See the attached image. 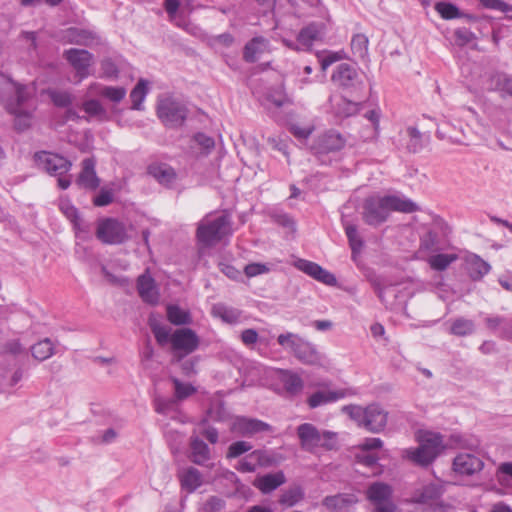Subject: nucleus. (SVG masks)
<instances>
[{
	"label": "nucleus",
	"instance_id": "obj_59",
	"mask_svg": "<svg viewBox=\"0 0 512 512\" xmlns=\"http://www.w3.org/2000/svg\"><path fill=\"white\" fill-rule=\"evenodd\" d=\"M113 193L110 190L102 189L99 194L94 198L93 203L95 206H107L113 201Z\"/></svg>",
	"mask_w": 512,
	"mask_h": 512
},
{
	"label": "nucleus",
	"instance_id": "obj_32",
	"mask_svg": "<svg viewBox=\"0 0 512 512\" xmlns=\"http://www.w3.org/2000/svg\"><path fill=\"white\" fill-rule=\"evenodd\" d=\"M66 38L70 43L89 46L98 41L97 35L86 29L71 27L66 30Z\"/></svg>",
	"mask_w": 512,
	"mask_h": 512
},
{
	"label": "nucleus",
	"instance_id": "obj_41",
	"mask_svg": "<svg viewBox=\"0 0 512 512\" xmlns=\"http://www.w3.org/2000/svg\"><path fill=\"white\" fill-rule=\"evenodd\" d=\"M167 318L174 325H184L191 322L190 314L177 305L167 307Z\"/></svg>",
	"mask_w": 512,
	"mask_h": 512
},
{
	"label": "nucleus",
	"instance_id": "obj_44",
	"mask_svg": "<svg viewBox=\"0 0 512 512\" xmlns=\"http://www.w3.org/2000/svg\"><path fill=\"white\" fill-rule=\"evenodd\" d=\"M195 430L199 437H204L211 444H216L219 440L218 430L215 427L208 425L207 419H203L199 422Z\"/></svg>",
	"mask_w": 512,
	"mask_h": 512
},
{
	"label": "nucleus",
	"instance_id": "obj_30",
	"mask_svg": "<svg viewBox=\"0 0 512 512\" xmlns=\"http://www.w3.org/2000/svg\"><path fill=\"white\" fill-rule=\"evenodd\" d=\"M178 477L181 487L188 493L194 492L203 483L202 474L195 467L182 469L179 471Z\"/></svg>",
	"mask_w": 512,
	"mask_h": 512
},
{
	"label": "nucleus",
	"instance_id": "obj_28",
	"mask_svg": "<svg viewBox=\"0 0 512 512\" xmlns=\"http://www.w3.org/2000/svg\"><path fill=\"white\" fill-rule=\"evenodd\" d=\"M268 46L269 41L266 38L262 36L252 38L244 46L243 59L249 63L256 62L268 50Z\"/></svg>",
	"mask_w": 512,
	"mask_h": 512
},
{
	"label": "nucleus",
	"instance_id": "obj_16",
	"mask_svg": "<svg viewBox=\"0 0 512 512\" xmlns=\"http://www.w3.org/2000/svg\"><path fill=\"white\" fill-rule=\"evenodd\" d=\"M271 426L261 420L249 417H237L231 425V431L243 437L270 431Z\"/></svg>",
	"mask_w": 512,
	"mask_h": 512
},
{
	"label": "nucleus",
	"instance_id": "obj_2",
	"mask_svg": "<svg viewBox=\"0 0 512 512\" xmlns=\"http://www.w3.org/2000/svg\"><path fill=\"white\" fill-rule=\"evenodd\" d=\"M419 206L412 200L398 196L369 197L363 204L362 218L370 226L384 223L391 211L413 213Z\"/></svg>",
	"mask_w": 512,
	"mask_h": 512
},
{
	"label": "nucleus",
	"instance_id": "obj_36",
	"mask_svg": "<svg viewBox=\"0 0 512 512\" xmlns=\"http://www.w3.org/2000/svg\"><path fill=\"white\" fill-rule=\"evenodd\" d=\"M475 331V323L473 320L464 317L454 319L450 326V333L455 336H468Z\"/></svg>",
	"mask_w": 512,
	"mask_h": 512
},
{
	"label": "nucleus",
	"instance_id": "obj_6",
	"mask_svg": "<svg viewBox=\"0 0 512 512\" xmlns=\"http://www.w3.org/2000/svg\"><path fill=\"white\" fill-rule=\"evenodd\" d=\"M358 426L369 432L379 433L387 425L388 413L378 404H370L366 408L359 405H347L342 408Z\"/></svg>",
	"mask_w": 512,
	"mask_h": 512
},
{
	"label": "nucleus",
	"instance_id": "obj_11",
	"mask_svg": "<svg viewBox=\"0 0 512 512\" xmlns=\"http://www.w3.org/2000/svg\"><path fill=\"white\" fill-rule=\"evenodd\" d=\"M172 349L178 360L194 352L199 346L197 334L190 328L177 329L170 337Z\"/></svg>",
	"mask_w": 512,
	"mask_h": 512
},
{
	"label": "nucleus",
	"instance_id": "obj_5",
	"mask_svg": "<svg viewBox=\"0 0 512 512\" xmlns=\"http://www.w3.org/2000/svg\"><path fill=\"white\" fill-rule=\"evenodd\" d=\"M277 342L302 364L310 366L322 365L323 355L313 343L299 334L292 332L282 333L278 335Z\"/></svg>",
	"mask_w": 512,
	"mask_h": 512
},
{
	"label": "nucleus",
	"instance_id": "obj_63",
	"mask_svg": "<svg viewBox=\"0 0 512 512\" xmlns=\"http://www.w3.org/2000/svg\"><path fill=\"white\" fill-rule=\"evenodd\" d=\"M242 342L247 345H253L258 341V333L255 329H245L241 333Z\"/></svg>",
	"mask_w": 512,
	"mask_h": 512
},
{
	"label": "nucleus",
	"instance_id": "obj_3",
	"mask_svg": "<svg viewBox=\"0 0 512 512\" xmlns=\"http://www.w3.org/2000/svg\"><path fill=\"white\" fill-rule=\"evenodd\" d=\"M445 488L441 481L436 480L416 488L406 503L414 506L406 512H450V505L441 498Z\"/></svg>",
	"mask_w": 512,
	"mask_h": 512
},
{
	"label": "nucleus",
	"instance_id": "obj_40",
	"mask_svg": "<svg viewBox=\"0 0 512 512\" xmlns=\"http://www.w3.org/2000/svg\"><path fill=\"white\" fill-rule=\"evenodd\" d=\"M457 259L456 254H435L428 258V264L436 271H444Z\"/></svg>",
	"mask_w": 512,
	"mask_h": 512
},
{
	"label": "nucleus",
	"instance_id": "obj_13",
	"mask_svg": "<svg viewBox=\"0 0 512 512\" xmlns=\"http://www.w3.org/2000/svg\"><path fill=\"white\" fill-rule=\"evenodd\" d=\"M63 56L75 70L79 82L91 75L90 68L95 63L92 53L84 49L71 48L65 50Z\"/></svg>",
	"mask_w": 512,
	"mask_h": 512
},
{
	"label": "nucleus",
	"instance_id": "obj_20",
	"mask_svg": "<svg viewBox=\"0 0 512 512\" xmlns=\"http://www.w3.org/2000/svg\"><path fill=\"white\" fill-rule=\"evenodd\" d=\"M392 496V486L381 481L371 483L366 490V498L374 507L393 502Z\"/></svg>",
	"mask_w": 512,
	"mask_h": 512
},
{
	"label": "nucleus",
	"instance_id": "obj_62",
	"mask_svg": "<svg viewBox=\"0 0 512 512\" xmlns=\"http://www.w3.org/2000/svg\"><path fill=\"white\" fill-rule=\"evenodd\" d=\"M152 331H153L154 336L159 344H164L168 341L169 336H170V331L166 327L160 326V325H154V326H152Z\"/></svg>",
	"mask_w": 512,
	"mask_h": 512
},
{
	"label": "nucleus",
	"instance_id": "obj_12",
	"mask_svg": "<svg viewBox=\"0 0 512 512\" xmlns=\"http://www.w3.org/2000/svg\"><path fill=\"white\" fill-rule=\"evenodd\" d=\"M97 238L105 244H120L127 238L125 225L114 219L106 218L98 223Z\"/></svg>",
	"mask_w": 512,
	"mask_h": 512
},
{
	"label": "nucleus",
	"instance_id": "obj_45",
	"mask_svg": "<svg viewBox=\"0 0 512 512\" xmlns=\"http://www.w3.org/2000/svg\"><path fill=\"white\" fill-rule=\"evenodd\" d=\"M435 10L443 19L451 20L460 17L458 7L450 2L441 1L435 4Z\"/></svg>",
	"mask_w": 512,
	"mask_h": 512
},
{
	"label": "nucleus",
	"instance_id": "obj_22",
	"mask_svg": "<svg viewBox=\"0 0 512 512\" xmlns=\"http://www.w3.org/2000/svg\"><path fill=\"white\" fill-rule=\"evenodd\" d=\"M358 502L354 493H341L327 496L323 499V506L331 512H348Z\"/></svg>",
	"mask_w": 512,
	"mask_h": 512
},
{
	"label": "nucleus",
	"instance_id": "obj_19",
	"mask_svg": "<svg viewBox=\"0 0 512 512\" xmlns=\"http://www.w3.org/2000/svg\"><path fill=\"white\" fill-rule=\"evenodd\" d=\"M190 454L189 459L196 465L208 466V462L211 460V449L209 446L199 437L194 430L190 436L189 441Z\"/></svg>",
	"mask_w": 512,
	"mask_h": 512
},
{
	"label": "nucleus",
	"instance_id": "obj_24",
	"mask_svg": "<svg viewBox=\"0 0 512 512\" xmlns=\"http://www.w3.org/2000/svg\"><path fill=\"white\" fill-rule=\"evenodd\" d=\"M345 145V139L337 131L330 130L318 137L314 147L316 153L323 154L341 150Z\"/></svg>",
	"mask_w": 512,
	"mask_h": 512
},
{
	"label": "nucleus",
	"instance_id": "obj_21",
	"mask_svg": "<svg viewBox=\"0 0 512 512\" xmlns=\"http://www.w3.org/2000/svg\"><path fill=\"white\" fill-rule=\"evenodd\" d=\"M325 34V28L322 23H311L302 28L297 35V42L303 51H308L313 44L322 40Z\"/></svg>",
	"mask_w": 512,
	"mask_h": 512
},
{
	"label": "nucleus",
	"instance_id": "obj_51",
	"mask_svg": "<svg viewBox=\"0 0 512 512\" xmlns=\"http://www.w3.org/2000/svg\"><path fill=\"white\" fill-rule=\"evenodd\" d=\"M438 235L436 232L429 230L420 239V249L424 251L437 250Z\"/></svg>",
	"mask_w": 512,
	"mask_h": 512
},
{
	"label": "nucleus",
	"instance_id": "obj_10",
	"mask_svg": "<svg viewBox=\"0 0 512 512\" xmlns=\"http://www.w3.org/2000/svg\"><path fill=\"white\" fill-rule=\"evenodd\" d=\"M35 160L40 168L52 176L58 177V186L65 190L70 184V178L63 177L72 167V163L65 157L46 151L37 152Z\"/></svg>",
	"mask_w": 512,
	"mask_h": 512
},
{
	"label": "nucleus",
	"instance_id": "obj_31",
	"mask_svg": "<svg viewBox=\"0 0 512 512\" xmlns=\"http://www.w3.org/2000/svg\"><path fill=\"white\" fill-rule=\"evenodd\" d=\"M148 173L164 186H170L176 180L175 170L167 164L150 165L148 167Z\"/></svg>",
	"mask_w": 512,
	"mask_h": 512
},
{
	"label": "nucleus",
	"instance_id": "obj_54",
	"mask_svg": "<svg viewBox=\"0 0 512 512\" xmlns=\"http://www.w3.org/2000/svg\"><path fill=\"white\" fill-rule=\"evenodd\" d=\"M494 81L497 90L512 96V77L506 74H497Z\"/></svg>",
	"mask_w": 512,
	"mask_h": 512
},
{
	"label": "nucleus",
	"instance_id": "obj_43",
	"mask_svg": "<svg viewBox=\"0 0 512 512\" xmlns=\"http://www.w3.org/2000/svg\"><path fill=\"white\" fill-rule=\"evenodd\" d=\"M252 452L258 468L275 466L279 462L277 456L271 451L265 449H257Z\"/></svg>",
	"mask_w": 512,
	"mask_h": 512
},
{
	"label": "nucleus",
	"instance_id": "obj_64",
	"mask_svg": "<svg viewBox=\"0 0 512 512\" xmlns=\"http://www.w3.org/2000/svg\"><path fill=\"white\" fill-rule=\"evenodd\" d=\"M498 283L501 287L512 293V272H506L498 277Z\"/></svg>",
	"mask_w": 512,
	"mask_h": 512
},
{
	"label": "nucleus",
	"instance_id": "obj_58",
	"mask_svg": "<svg viewBox=\"0 0 512 512\" xmlns=\"http://www.w3.org/2000/svg\"><path fill=\"white\" fill-rule=\"evenodd\" d=\"M268 271L269 268L265 264L261 263H250L244 268V272L247 277H255L267 273Z\"/></svg>",
	"mask_w": 512,
	"mask_h": 512
},
{
	"label": "nucleus",
	"instance_id": "obj_29",
	"mask_svg": "<svg viewBox=\"0 0 512 512\" xmlns=\"http://www.w3.org/2000/svg\"><path fill=\"white\" fill-rule=\"evenodd\" d=\"M286 482V477L282 471L276 473H269L257 477L254 481V486L262 493L268 494Z\"/></svg>",
	"mask_w": 512,
	"mask_h": 512
},
{
	"label": "nucleus",
	"instance_id": "obj_46",
	"mask_svg": "<svg viewBox=\"0 0 512 512\" xmlns=\"http://www.w3.org/2000/svg\"><path fill=\"white\" fill-rule=\"evenodd\" d=\"M252 444L247 441H236L230 444V446L227 449L226 458L227 459H234L238 458L239 456L251 451Z\"/></svg>",
	"mask_w": 512,
	"mask_h": 512
},
{
	"label": "nucleus",
	"instance_id": "obj_7",
	"mask_svg": "<svg viewBox=\"0 0 512 512\" xmlns=\"http://www.w3.org/2000/svg\"><path fill=\"white\" fill-rule=\"evenodd\" d=\"M419 446L406 451L407 457L414 463L427 466L432 463L444 449L443 439L439 433L421 431L418 434Z\"/></svg>",
	"mask_w": 512,
	"mask_h": 512
},
{
	"label": "nucleus",
	"instance_id": "obj_4",
	"mask_svg": "<svg viewBox=\"0 0 512 512\" xmlns=\"http://www.w3.org/2000/svg\"><path fill=\"white\" fill-rule=\"evenodd\" d=\"M302 450L316 454L320 449L331 451L337 448L338 435L329 430H320L312 423H303L296 428Z\"/></svg>",
	"mask_w": 512,
	"mask_h": 512
},
{
	"label": "nucleus",
	"instance_id": "obj_61",
	"mask_svg": "<svg viewBox=\"0 0 512 512\" xmlns=\"http://www.w3.org/2000/svg\"><path fill=\"white\" fill-rule=\"evenodd\" d=\"M383 442L380 438H366L359 444V448L362 451H372L382 448Z\"/></svg>",
	"mask_w": 512,
	"mask_h": 512
},
{
	"label": "nucleus",
	"instance_id": "obj_60",
	"mask_svg": "<svg viewBox=\"0 0 512 512\" xmlns=\"http://www.w3.org/2000/svg\"><path fill=\"white\" fill-rule=\"evenodd\" d=\"M344 58L342 52H330L320 60L321 69L325 71L330 65Z\"/></svg>",
	"mask_w": 512,
	"mask_h": 512
},
{
	"label": "nucleus",
	"instance_id": "obj_37",
	"mask_svg": "<svg viewBox=\"0 0 512 512\" xmlns=\"http://www.w3.org/2000/svg\"><path fill=\"white\" fill-rule=\"evenodd\" d=\"M304 498V491L300 486L290 487L282 492L279 497V504L285 507H292Z\"/></svg>",
	"mask_w": 512,
	"mask_h": 512
},
{
	"label": "nucleus",
	"instance_id": "obj_8",
	"mask_svg": "<svg viewBox=\"0 0 512 512\" xmlns=\"http://www.w3.org/2000/svg\"><path fill=\"white\" fill-rule=\"evenodd\" d=\"M231 220L228 214H222L215 218L206 216L198 225L197 239L205 246H212L230 235Z\"/></svg>",
	"mask_w": 512,
	"mask_h": 512
},
{
	"label": "nucleus",
	"instance_id": "obj_53",
	"mask_svg": "<svg viewBox=\"0 0 512 512\" xmlns=\"http://www.w3.org/2000/svg\"><path fill=\"white\" fill-rule=\"evenodd\" d=\"M481 6L486 9L496 10L503 13H512V5L504 0H479Z\"/></svg>",
	"mask_w": 512,
	"mask_h": 512
},
{
	"label": "nucleus",
	"instance_id": "obj_15",
	"mask_svg": "<svg viewBox=\"0 0 512 512\" xmlns=\"http://www.w3.org/2000/svg\"><path fill=\"white\" fill-rule=\"evenodd\" d=\"M483 467V460L471 452H461L457 454L452 463L453 471L462 476H472L479 473Z\"/></svg>",
	"mask_w": 512,
	"mask_h": 512
},
{
	"label": "nucleus",
	"instance_id": "obj_9",
	"mask_svg": "<svg viewBox=\"0 0 512 512\" xmlns=\"http://www.w3.org/2000/svg\"><path fill=\"white\" fill-rule=\"evenodd\" d=\"M156 110L158 118L169 128L181 127L188 116L186 105L170 95L158 97Z\"/></svg>",
	"mask_w": 512,
	"mask_h": 512
},
{
	"label": "nucleus",
	"instance_id": "obj_35",
	"mask_svg": "<svg viewBox=\"0 0 512 512\" xmlns=\"http://www.w3.org/2000/svg\"><path fill=\"white\" fill-rule=\"evenodd\" d=\"M149 82L145 79H140L137 85L132 89L130 98L132 101V109L141 111L143 110V101L148 93Z\"/></svg>",
	"mask_w": 512,
	"mask_h": 512
},
{
	"label": "nucleus",
	"instance_id": "obj_48",
	"mask_svg": "<svg viewBox=\"0 0 512 512\" xmlns=\"http://www.w3.org/2000/svg\"><path fill=\"white\" fill-rule=\"evenodd\" d=\"M126 92L124 87L105 86L102 91V97L113 103H119L125 98Z\"/></svg>",
	"mask_w": 512,
	"mask_h": 512
},
{
	"label": "nucleus",
	"instance_id": "obj_34",
	"mask_svg": "<svg viewBox=\"0 0 512 512\" xmlns=\"http://www.w3.org/2000/svg\"><path fill=\"white\" fill-rule=\"evenodd\" d=\"M369 40L365 34L357 33L353 35L350 43L351 52L354 57L360 60L368 58Z\"/></svg>",
	"mask_w": 512,
	"mask_h": 512
},
{
	"label": "nucleus",
	"instance_id": "obj_57",
	"mask_svg": "<svg viewBox=\"0 0 512 512\" xmlns=\"http://www.w3.org/2000/svg\"><path fill=\"white\" fill-rule=\"evenodd\" d=\"M314 127L309 126H300L299 124H291L289 127V131L298 139H307L313 132Z\"/></svg>",
	"mask_w": 512,
	"mask_h": 512
},
{
	"label": "nucleus",
	"instance_id": "obj_27",
	"mask_svg": "<svg viewBox=\"0 0 512 512\" xmlns=\"http://www.w3.org/2000/svg\"><path fill=\"white\" fill-rule=\"evenodd\" d=\"M96 162L94 158H85L82 161V171L77 179V184L87 188L96 189L99 186L100 180L95 171Z\"/></svg>",
	"mask_w": 512,
	"mask_h": 512
},
{
	"label": "nucleus",
	"instance_id": "obj_55",
	"mask_svg": "<svg viewBox=\"0 0 512 512\" xmlns=\"http://www.w3.org/2000/svg\"><path fill=\"white\" fill-rule=\"evenodd\" d=\"M50 97L58 107H67L72 103V95L66 91H52Z\"/></svg>",
	"mask_w": 512,
	"mask_h": 512
},
{
	"label": "nucleus",
	"instance_id": "obj_17",
	"mask_svg": "<svg viewBox=\"0 0 512 512\" xmlns=\"http://www.w3.org/2000/svg\"><path fill=\"white\" fill-rule=\"evenodd\" d=\"M295 267L323 284L333 286L337 283L336 277L332 273L315 262L299 259L295 262Z\"/></svg>",
	"mask_w": 512,
	"mask_h": 512
},
{
	"label": "nucleus",
	"instance_id": "obj_26",
	"mask_svg": "<svg viewBox=\"0 0 512 512\" xmlns=\"http://www.w3.org/2000/svg\"><path fill=\"white\" fill-rule=\"evenodd\" d=\"M137 290L144 302L152 305L158 303V289L155 285L154 279L150 275L143 274L138 277Z\"/></svg>",
	"mask_w": 512,
	"mask_h": 512
},
{
	"label": "nucleus",
	"instance_id": "obj_52",
	"mask_svg": "<svg viewBox=\"0 0 512 512\" xmlns=\"http://www.w3.org/2000/svg\"><path fill=\"white\" fill-rule=\"evenodd\" d=\"M59 208L62 211V213L74 224V226L78 227V210L71 204V202L62 199L60 200Z\"/></svg>",
	"mask_w": 512,
	"mask_h": 512
},
{
	"label": "nucleus",
	"instance_id": "obj_23",
	"mask_svg": "<svg viewBox=\"0 0 512 512\" xmlns=\"http://www.w3.org/2000/svg\"><path fill=\"white\" fill-rule=\"evenodd\" d=\"M276 378L289 396L300 394L304 388L302 378L298 373L292 370L278 369L276 371Z\"/></svg>",
	"mask_w": 512,
	"mask_h": 512
},
{
	"label": "nucleus",
	"instance_id": "obj_49",
	"mask_svg": "<svg viewBox=\"0 0 512 512\" xmlns=\"http://www.w3.org/2000/svg\"><path fill=\"white\" fill-rule=\"evenodd\" d=\"M407 134L410 138L407 148L412 152H418L423 147V136L415 127H408Z\"/></svg>",
	"mask_w": 512,
	"mask_h": 512
},
{
	"label": "nucleus",
	"instance_id": "obj_39",
	"mask_svg": "<svg viewBox=\"0 0 512 512\" xmlns=\"http://www.w3.org/2000/svg\"><path fill=\"white\" fill-rule=\"evenodd\" d=\"M345 233L349 241V246L352 250V257L355 258V256L361 252L363 248V240L361 236L358 233L357 227L353 224L346 223L344 225Z\"/></svg>",
	"mask_w": 512,
	"mask_h": 512
},
{
	"label": "nucleus",
	"instance_id": "obj_25",
	"mask_svg": "<svg viewBox=\"0 0 512 512\" xmlns=\"http://www.w3.org/2000/svg\"><path fill=\"white\" fill-rule=\"evenodd\" d=\"M465 263L469 277L473 281H480L491 270V265L475 253L465 256Z\"/></svg>",
	"mask_w": 512,
	"mask_h": 512
},
{
	"label": "nucleus",
	"instance_id": "obj_47",
	"mask_svg": "<svg viewBox=\"0 0 512 512\" xmlns=\"http://www.w3.org/2000/svg\"><path fill=\"white\" fill-rule=\"evenodd\" d=\"M171 381L174 384L175 397L178 400H183L196 392V388L189 383H183L175 377H172Z\"/></svg>",
	"mask_w": 512,
	"mask_h": 512
},
{
	"label": "nucleus",
	"instance_id": "obj_33",
	"mask_svg": "<svg viewBox=\"0 0 512 512\" xmlns=\"http://www.w3.org/2000/svg\"><path fill=\"white\" fill-rule=\"evenodd\" d=\"M212 314L228 324H235L239 322L241 317V312L238 309L226 306L222 303L213 305Z\"/></svg>",
	"mask_w": 512,
	"mask_h": 512
},
{
	"label": "nucleus",
	"instance_id": "obj_1",
	"mask_svg": "<svg viewBox=\"0 0 512 512\" xmlns=\"http://www.w3.org/2000/svg\"><path fill=\"white\" fill-rule=\"evenodd\" d=\"M31 92L25 85L14 82L0 74V101L6 110L15 116V126L24 130L30 126L34 108L28 104Z\"/></svg>",
	"mask_w": 512,
	"mask_h": 512
},
{
	"label": "nucleus",
	"instance_id": "obj_56",
	"mask_svg": "<svg viewBox=\"0 0 512 512\" xmlns=\"http://www.w3.org/2000/svg\"><path fill=\"white\" fill-rule=\"evenodd\" d=\"M101 70L103 72V76L106 78L118 77V68L110 58H106L101 61Z\"/></svg>",
	"mask_w": 512,
	"mask_h": 512
},
{
	"label": "nucleus",
	"instance_id": "obj_50",
	"mask_svg": "<svg viewBox=\"0 0 512 512\" xmlns=\"http://www.w3.org/2000/svg\"><path fill=\"white\" fill-rule=\"evenodd\" d=\"M235 469L241 473H253L258 469L253 457V452H250L245 457L241 458L235 465Z\"/></svg>",
	"mask_w": 512,
	"mask_h": 512
},
{
	"label": "nucleus",
	"instance_id": "obj_38",
	"mask_svg": "<svg viewBox=\"0 0 512 512\" xmlns=\"http://www.w3.org/2000/svg\"><path fill=\"white\" fill-rule=\"evenodd\" d=\"M31 353L35 359L44 361L54 354V345L49 338H45L31 347Z\"/></svg>",
	"mask_w": 512,
	"mask_h": 512
},
{
	"label": "nucleus",
	"instance_id": "obj_42",
	"mask_svg": "<svg viewBox=\"0 0 512 512\" xmlns=\"http://www.w3.org/2000/svg\"><path fill=\"white\" fill-rule=\"evenodd\" d=\"M82 109L90 117H97L99 120H107V111L102 104L95 99L86 100L82 103Z\"/></svg>",
	"mask_w": 512,
	"mask_h": 512
},
{
	"label": "nucleus",
	"instance_id": "obj_14",
	"mask_svg": "<svg viewBox=\"0 0 512 512\" xmlns=\"http://www.w3.org/2000/svg\"><path fill=\"white\" fill-rule=\"evenodd\" d=\"M331 80L335 85L343 89L362 90L364 87L357 69L348 63L339 64L335 68Z\"/></svg>",
	"mask_w": 512,
	"mask_h": 512
},
{
	"label": "nucleus",
	"instance_id": "obj_18",
	"mask_svg": "<svg viewBox=\"0 0 512 512\" xmlns=\"http://www.w3.org/2000/svg\"><path fill=\"white\" fill-rule=\"evenodd\" d=\"M353 394L354 392L351 389L318 390L308 397L307 404L311 409H315Z\"/></svg>",
	"mask_w": 512,
	"mask_h": 512
}]
</instances>
